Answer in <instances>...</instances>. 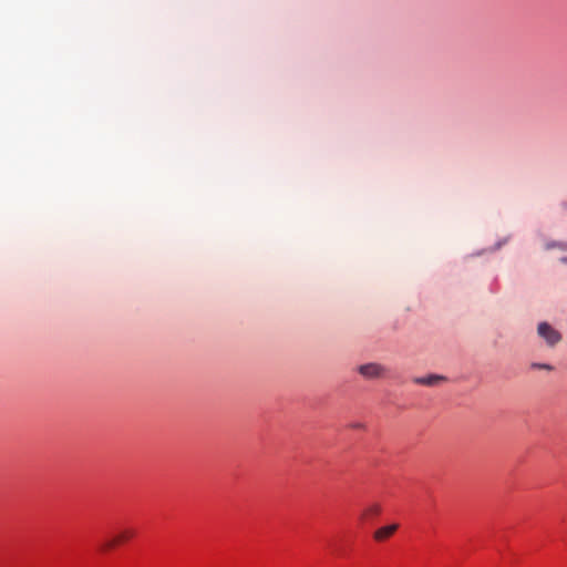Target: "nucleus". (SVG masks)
<instances>
[{"mask_svg":"<svg viewBox=\"0 0 567 567\" xmlns=\"http://www.w3.org/2000/svg\"><path fill=\"white\" fill-rule=\"evenodd\" d=\"M358 372L365 379H379L384 377L386 368L380 363L370 362L358 367Z\"/></svg>","mask_w":567,"mask_h":567,"instance_id":"obj_1","label":"nucleus"},{"mask_svg":"<svg viewBox=\"0 0 567 567\" xmlns=\"http://www.w3.org/2000/svg\"><path fill=\"white\" fill-rule=\"evenodd\" d=\"M537 331L549 346H555L561 339L560 333L546 322L539 323Z\"/></svg>","mask_w":567,"mask_h":567,"instance_id":"obj_2","label":"nucleus"},{"mask_svg":"<svg viewBox=\"0 0 567 567\" xmlns=\"http://www.w3.org/2000/svg\"><path fill=\"white\" fill-rule=\"evenodd\" d=\"M134 535H135L134 529L126 528V529L122 530L121 533H118L113 538L106 540L103 544L102 549H104V550L113 549L114 547L130 540L132 537H134Z\"/></svg>","mask_w":567,"mask_h":567,"instance_id":"obj_3","label":"nucleus"},{"mask_svg":"<svg viewBox=\"0 0 567 567\" xmlns=\"http://www.w3.org/2000/svg\"><path fill=\"white\" fill-rule=\"evenodd\" d=\"M443 380H445V378L443 375L429 374V375H425V377L414 378L413 382L416 383V384H421V385L435 386V385H437Z\"/></svg>","mask_w":567,"mask_h":567,"instance_id":"obj_4","label":"nucleus"},{"mask_svg":"<svg viewBox=\"0 0 567 567\" xmlns=\"http://www.w3.org/2000/svg\"><path fill=\"white\" fill-rule=\"evenodd\" d=\"M398 527H399L398 524H392V525L379 528L374 533V539L378 542H382V540L389 538L390 536H392L394 534V532L398 529Z\"/></svg>","mask_w":567,"mask_h":567,"instance_id":"obj_5","label":"nucleus"},{"mask_svg":"<svg viewBox=\"0 0 567 567\" xmlns=\"http://www.w3.org/2000/svg\"><path fill=\"white\" fill-rule=\"evenodd\" d=\"M381 512V508L379 505L377 504H373L371 506H369L363 513H362V518H367L368 516H375V515H379Z\"/></svg>","mask_w":567,"mask_h":567,"instance_id":"obj_6","label":"nucleus"},{"mask_svg":"<svg viewBox=\"0 0 567 567\" xmlns=\"http://www.w3.org/2000/svg\"><path fill=\"white\" fill-rule=\"evenodd\" d=\"M530 368L534 369V370H537V369H542V370H546V371H553L554 370L553 365H550V364L537 363V362L532 363Z\"/></svg>","mask_w":567,"mask_h":567,"instance_id":"obj_7","label":"nucleus"},{"mask_svg":"<svg viewBox=\"0 0 567 567\" xmlns=\"http://www.w3.org/2000/svg\"><path fill=\"white\" fill-rule=\"evenodd\" d=\"M351 427H353V429H363L364 425L362 423H353V424H351Z\"/></svg>","mask_w":567,"mask_h":567,"instance_id":"obj_8","label":"nucleus"},{"mask_svg":"<svg viewBox=\"0 0 567 567\" xmlns=\"http://www.w3.org/2000/svg\"><path fill=\"white\" fill-rule=\"evenodd\" d=\"M561 262L567 264V257H563Z\"/></svg>","mask_w":567,"mask_h":567,"instance_id":"obj_9","label":"nucleus"},{"mask_svg":"<svg viewBox=\"0 0 567 567\" xmlns=\"http://www.w3.org/2000/svg\"><path fill=\"white\" fill-rule=\"evenodd\" d=\"M563 207L567 209V200L563 204Z\"/></svg>","mask_w":567,"mask_h":567,"instance_id":"obj_10","label":"nucleus"},{"mask_svg":"<svg viewBox=\"0 0 567 567\" xmlns=\"http://www.w3.org/2000/svg\"><path fill=\"white\" fill-rule=\"evenodd\" d=\"M561 248L567 249V244L563 245Z\"/></svg>","mask_w":567,"mask_h":567,"instance_id":"obj_11","label":"nucleus"}]
</instances>
